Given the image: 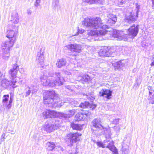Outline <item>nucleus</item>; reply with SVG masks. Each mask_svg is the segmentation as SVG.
I'll list each match as a JSON object with an SVG mask.
<instances>
[{"label":"nucleus","mask_w":154,"mask_h":154,"mask_svg":"<svg viewBox=\"0 0 154 154\" xmlns=\"http://www.w3.org/2000/svg\"><path fill=\"white\" fill-rule=\"evenodd\" d=\"M82 23L86 27L92 29L88 31L85 36V38L90 41L93 40L94 36L104 35L108 31L106 29L108 28V26L103 25L100 18L99 17L92 19L85 18Z\"/></svg>","instance_id":"nucleus-1"},{"label":"nucleus","mask_w":154,"mask_h":154,"mask_svg":"<svg viewBox=\"0 0 154 154\" xmlns=\"http://www.w3.org/2000/svg\"><path fill=\"white\" fill-rule=\"evenodd\" d=\"M48 75V76L45 73L40 78L41 83L43 86L54 87L63 84L64 79L61 77L60 72L50 73Z\"/></svg>","instance_id":"nucleus-2"},{"label":"nucleus","mask_w":154,"mask_h":154,"mask_svg":"<svg viewBox=\"0 0 154 154\" xmlns=\"http://www.w3.org/2000/svg\"><path fill=\"white\" fill-rule=\"evenodd\" d=\"M54 91H45L43 94L44 102L45 104H48L49 107L56 108L60 107L63 104L59 98L56 99L57 97Z\"/></svg>","instance_id":"nucleus-3"},{"label":"nucleus","mask_w":154,"mask_h":154,"mask_svg":"<svg viewBox=\"0 0 154 154\" xmlns=\"http://www.w3.org/2000/svg\"><path fill=\"white\" fill-rule=\"evenodd\" d=\"M128 35H124L122 31L115 30L113 32L112 36L117 38L119 40H127L128 35L130 38H134L137 35L138 32V27L134 25L128 29Z\"/></svg>","instance_id":"nucleus-4"},{"label":"nucleus","mask_w":154,"mask_h":154,"mask_svg":"<svg viewBox=\"0 0 154 154\" xmlns=\"http://www.w3.org/2000/svg\"><path fill=\"white\" fill-rule=\"evenodd\" d=\"M18 26L8 24L7 31L6 37L9 40L15 42L18 32Z\"/></svg>","instance_id":"nucleus-5"},{"label":"nucleus","mask_w":154,"mask_h":154,"mask_svg":"<svg viewBox=\"0 0 154 154\" xmlns=\"http://www.w3.org/2000/svg\"><path fill=\"white\" fill-rule=\"evenodd\" d=\"M81 135V134L78 132L75 133H69L68 134L66 137V140L68 142V144L70 146H73L74 143H75L79 140V137Z\"/></svg>","instance_id":"nucleus-6"},{"label":"nucleus","mask_w":154,"mask_h":154,"mask_svg":"<svg viewBox=\"0 0 154 154\" xmlns=\"http://www.w3.org/2000/svg\"><path fill=\"white\" fill-rule=\"evenodd\" d=\"M20 21V17L18 13L16 11H13L9 18V21L8 24L11 25L17 26V24Z\"/></svg>","instance_id":"nucleus-7"},{"label":"nucleus","mask_w":154,"mask_h":154,"mask_svg":"<svg viewBox=\"0 0 154 154\" xmlns=\"http://www.w3.org/2000/svg\"><path fill=\"white\" fill-rule=\"evenodd\" d=\"M65 49H68L72 51L80 53L82 51L81 46L76 44H70L64 47Z\"/></svg>","instance_id":"nucleus-8"},{"label":"nucleus","mask_w":154,"mask_h":154,"mask_svg":"<svg viewBox=\"0 0 154 154\" xmlns=\"http://www.w3.org/2000/svg\"><path fill=\"white\" fill-rule=\"evenodd\" d=\"M92 126L96 128V130L98 132H99L102 129L103 126L102 125V122L100 119H95L92 122Z\"/></svg>","instance_id":"nucleus-9"},{"label":"nucleus","mask_w":154,"mask_h":154,"mask_svg":"<svg viewBox=\"0 0 154 154\" xmlns=\"http://www.w3.org/2000/svg\"><path fill=\"white\" fill-rule=\"evenodd\" d=\"M9 98V95L8 94L4 95L2 97V102L4 106H6L7 109H9L11 107V103L13 100L11 97H10L8 103V99Z\"/></svg>","instance_id":"nucleus-10"},{"label":"nucleus","mask_w":154,"mask_h":154,"mask_svg":"<svg viewBox=\"0 0 154 154\" xmlns=\"http://www.w3.org/2000/svg\"><path fill=\"white\" fill-rule=\"evenodd\" d=\"M14 42L9 40V41H5L2 43L1 45L2 50L10 51L11 48L14 45Z\"/></svg>","instance_id":"nucleus-11"},{"label":"nucleus","mask_w":154,"mask_h":154,"mask_svg":"<svg viewBox=\"0 0 154 154\" xmlns=\"http://www.w3.org/2000/svg\"><path fill=\"white\" fill-rule=\"evenodd\" d=\"M91 114L90 112L88 111L80 112L77 114L75 116V119L78 121L84 120L86 118L87 116H88Z\"/></svg>","instance_id":"nucleus-12"},{"label":"nucleus","mask_w":154,"mask_h":154,"mask_svg":"<svg viewBox=\"0 0 154 154\" xmlns=\"http://www.w3.org/2000/svg\"><path fill=\"white\" fill-rule=\"evenodd\" d=\"M106 18L107 22L110 25L115 23L117 20V17L116 15H113L112 13H108Z\"/></svg>","instance_id":"nucleus-13"},{"label":"nucleus","mask_w":154,"mask_h":154,"mask_svg":"<svg viewBox=\"0 0 154 154\" xmlns=\"http://www.w3.org/2000/svg\"><path fill=\"white\" fill-rule=\"evenodd\" d=\"M77 109H73L71 110H70L68 114H65L63 113H60L59 115V116L62 119H66L72 116L75 113L77 112Z\"/></svg>","instance_id":"nucleus-14"},{"label":"nucleus","mask_w":154,"mask_h":154,"mask_svg":"<svg viewBox=\"0 0 154 154\" xmlns=\"http://www.w3.org/2000/svg\"><path fill=\"white\" fill-rule=\"evenodd\" d=\"M112 91L110 90L103 89L99 92V96L106 98L108 99H110L112 96Z\"/></svg>","instance_id":"nucleus-15"},{"label":"nucleus","mask_w":154,"mask_h":154,"mask_svg":"<svg viewBox=\"0 0 154 154\" xmlns=\"http://www.w3.org/2000/svg\"><path fill=\"white\" fill-rule=\"evenodd\" d=\"M104 129H102L98 134L99 135L105 134L106 138H109L111 137L112 133L111 132L110 128H106L103 127Z\"/></svg>","instance_id":"nucleus-16"},{"label":"nucleus","mask_w":154,"mask_h":154,"mask_svg":"<svg viewBox=\"0 0 154 154\" xmlns=\"http://www.w3.org/2000/svg\"><path fill=\"white\" fill-rule=\"evenodd\" d=\"M111 50H108V48L105 47L100 50L99 54L100 56L109 57L111 53Z\"/></svg>","instance_id":"nucleus-17"},{"label":"nucleus","mask_w":154,"mask_h":154,"mask_svg":"<svg viewBox=\"0 0 154 154\" xmlns=\"http://www.w3.org/2000/svg\"><path fill=\"white\" fill-rule=\"evenodd\" d=\"M44 56L43 52H38L37 54L36 62L38 65H43L44 61Z\"/></svg>","instance_id":"nucleus-18"},{"label":"nucleus","mask_w":154,"mask_h":154,"mask_svg":"<svg viewBox=\"0 0 154 154\" xmlns=\"http://www.w3.org/2000/svg\"><path fill=\"white\" fill-rule=\"evenodd\" d=\"M43 115L46 118H54L56 116V112L53 111L47 110L43 112Z\"/></svg>","instance_id":"nucleus-19"},{"label":"nucleus","mask_w":154,"mask_h":154,"mask_svg":"<svg viewBox=\"0 0 154 154\" xmlns=\"http://www.w3.org/2000/svg\"><path fill=\"white\" fill-rule=\"evenodd\" d=\"M10 86L14 88L19 86L20 83L19 81L17 80V77L10 78Z\"/></svg>","instance_id":"nucleus-20"},{"label":"nucleus","mask_w":154,"mask_h":154,"mask_svg":"<svg viewBox=\"0 0 154 154\" xmlns=\"http://www.w3.org/2000/svg\"><path fill=\"white\" fill-rule=\"evenodd\" d=\"M43 129L47 132H50L53 131L52 125L51 123L46 122L42 126Z\"/></svg>","instance_id":"nucleus-21"},{"label":"nucleus","mask_w":154,"mask_h":154,"mask_svg":"<svg viewBox=\"0 0 154 154\" xmlns=\"http://www.w3.org/2000/svg\"><path fill=\"white\" fill-rule=\"evenodd\" d=\"M66 63V61L65 59H61L57 60L56 65L57 67L60 68L63 66H65Z\"/></svg>","instance_id":"nucleus-22"},{"label":"nucleus","mask_w":154,"mask_h":154,"mask_svg":"<svg viewBox=\"0 0 154 154\" xmlns=\"http://www.w3.org/2000/svg\"><path fill=\"white\" fill-rule=\"evenodd\" d=\"M87 3L89 4H103L104 0H85Z\"/></svg>","instance_id":"nucleus-23"},{"label":"nucleus","mask_w":154,"mask_h":154,"mask_svg":"<svg viewBox=\"0 0 154 154\" xmlns=\"http://www.w3.org/2000/svg\"><path fill=\"white\" fill-rule=\"evenodd\" d=\"M3 58L5 60H8L10 57V51L2 50Z\"/></svg>","instance_id":"nucleus-24"},{"label":"nucleus","mask_w":154,"mask_h":154,"mask_svg":"<svg viewBox=\"0 0 154 154\" xmlns=\"http://www.w3.org/2000/svg\"><path fill=\"white\" fill-rule=\"evenodd\" d=\"M78 79L84 81L85 82H87L91 80L90 77L88 75H85L82 76L78 77Z\"/></svg>","instance_id":"nucleus-25"},{"label":"nucleus","mask_w":154,"mask_h":154,"mask_svg":"<svg viewBox=\"0 0 154 154\" xmlns=\"http://www.w3.org/2000/svg\"><path fill=\"white\" fill-rule=\"evenodd\" d=\"M10 82L6 79H4L2 80L1 85L4 88H6L9 85L10 86Z\"/></svg>","instance_id":"nucleus-26"},{"label":"nucleus","mask_w":154,"mask_h":154,"mask_svg":"<svg viewBox=\"0 0 154 154\" xmlns=\"http://www.w3.org/2000/svg\"><path fill=\"white\" fill-rule=\"evenodd\" d=\"M138 9L136 13V15L133 14L132 13H131V15L128 18V20L129 21H130L131 22L134 21L136 20V18L138 17Z\"/></svg>","instance_id":"nucleus-27"},{"label":"nucleus","mask_w":154,"mask_h":154,"mask_svg":"<svg viewBox=\"0 0 154 154\" xmlns=\"http://www.w3.org/2000/svg\"><path fill=\"white\" fill-rule=\"evenodd\" d=\"M55 121V123L52 124L53 131L57 129L60 126L61 122H59V120L58 119H56Z\"/></svg>","instance_id":"nucleus-28"},{"label":"nucleus","mask_w":154,"mask_h":154,"mask_svg":"<svg viewBox=\"0 0 154 154\" xmlns=\"http://www.w3.org/2000/svg\"><path fill=\"white\" fill-rule=\"evenodd\" d=\"M46 147L47 149L52 150L55 147V145L53 142H48L46 143Z\"/></svg>","instance_id":"nucleus-29"},{"label":"nucleus","mask_w":154,"mask_h":154,"mask_svg":"<svg viewBox=\"0 0 154 154\" xmlns=\"http://www.w3.org/2000/svg\"><path fill=\"white\" fill-rule=\"evenodd\" d=\"M71 126L73 129L80 130L82 129V126L81 125L72 123Z\"/></svg>","instance_id":"nucleus-30"},{"label":"nucleus","mask_w":154,"mask_h":154,"mask_svg":"<svg viewBox=\"0 0 154 154\" xmlns=\"http://www.w3.org/2000/svg\"><path fill=\"white\" fill-rule=\"evenodd\" d=\"M18 71L10 69L9 71V74L11 75V77L14 78L17 77L16 75H17Z\"/></svg>","instance_id":"nucleus-31"},{"label":"nucleus","mask_w":154,"mask_h":154,"mask_svg":"<svg viewBox=\"0 0 154 154\" xmlns=\"http://www.w3.org/2000/svg\"><path fill=\"white\" fill-rule=\"evenodd\" d=\"M112 65L114 67L118 69L121 66L124 65V63H122L121 61H119L113 63Z\"/></svg>","instance_id":"nucleus-32"},{"label":"nucleus","mask_w":154,"mask_h":154,"mask_svg":"<svg viewBox=\"0 0 154 154\" xmlns=\"http://www.w3.org/2000/svg\"><path fill=\"white\" fill-rule=\"evenodd\" d=\"M32 87H29L28 86L27 88H26V97H27L30 95V93H31L32 90Z\"/></svg>","instance_id":"nucleus-33"},{"label":"nucleus","mask_w":154,"mask_h":154,"mask_svg":"<svg viewBox=\"0 0 154 154\" xmlns=\"http://www.w3.org/2000/svg\"><path fill=\"white\" fill-rule=\"evenodd\" d=\"M149 98L148 100L149 101V103L152 104L154 103V94H149Z\"/></svg>","instance_id":"nucleus-34"},{"label":"nucleus","mask_w":154,"mask_h":154,"mask_svg":"<svg viewBox=\"0 0 154 154\" xmlns=\"http://www.w3.org/2000/svg\"><path fill=\"white\" fill-rule=\"evenodd\" d=\"M107 107L108 109L109 110H112L115 109V105L114 103H109L108 104Z\"/></svg>","instance_id":"nucleus-35"},{"label":"nucleus","mask_w":154,"mask_h":154,"mask_svg":"<svg viewBox=\"0 0 154 154\" xmlns=\"http://www.w3.org/2000/svg\"><path fill=\"white\" fill-rule=\"evenodd\" d=\"M89 103L88 102H85L84 103H81L79 106V107L81 108H88Z\"/></svg>","instance_id":"nucleus-36"},{"label":"nucleus","mask_w":154,"mask_h":154,"mask_svg":"<svg viewBox=\"0 0 154 154\" xmlns=\"http://www.w3.org/2000/svg\"><path fill=\"white\" fill-rule=\"evenodd\" d=\"M93 141L94 143H96L97 145L99 147H101L102 148H104L105 147L104 144L101 142H96L95 141V140H93Z\"/></svg>","instance_id":"nucleus-37"},{"label":"nucleus","mask_w":154,"mask_h":154,"mask_svg":"<svg viewBox=\"0 0 154 154\" xmlns=\"http://www.w3.org/2000/svg\"><path fill=\"white\" fill-rule=\"evenodd\" d=\"M118 5L120 7L126 2V0H118Z\"/></svg>","instance_id":"nucleus-38"},{"label":"nucleus","mask_w":154,"mask_h":154,"mask_svg":"<svg viewBox=\"0 0 154 154\" xmlns=\"http://www.w3.org/2000/svg\"><path fill=\"white\" fill-rule=\"evenodd\" d=\"M114 146V142L112 141L109 142L108 145L106 146V147L110 149Z\"/></svg>","instance_id":"nucleus-39"},{"label":"nucleus","mask_w":154,"mask_h":154,"mask_svg":"<svg viewBox=\"0 0 154 154\" xmlns=\"http://www.w3.org/2000/svg\"><path fill=\"white\" fill-rule=\"evenodd\" d=\"M70 103L71 105L73 106H77L78 105V103L77 101L73 100L72 101H70Z\"/></svg>","instance_id":"nucleus-40"},{"label":"nucleus","mask_w":154,"mask_h":154,"mask_svg":"<svg viewBox=\"0 0 154 154\" xmlns=\"http://www.w3.org/2000/svg\"><path fill=\"white\" fill-rule=\"evenodd\" d=\"M109 149L112 152L113 154H118L117 150L115 146Z\"/></svg>","instance_id":"nucleus-41"},{"label":"nucleus","mask_w":154,"mask_h":154,"mask_svg":"<svg viewBox=\"0 0 154 154\" xmlns=\"http://www.w3.org/2000/svg\"><path fill=\"white\" fill-rule=\"evenodd\" d=\"M148 89L149 90V94H152L154 91L152 88L150 86H149L148 87Z\"/></svg>","instance_id":"nucleus-42"},{"label":"nucleus","mask_w":154,"mask_h":154,"mask_svg":"<svg viewBox=\"0 0 154 154\" xmlns=\"http://www.w3.org/2000/svg\"><path fill=\"white\" fill-rule=\"evenodd\" d=\"M11 69L15 70L17 71L19 70V66L17 64H14L13 67V68Z\"/></svg>","instance_id":"nucleus-43"},{"label":"nucleus","mask_w":154,"mask_h":154,"mask_svg":"<svg viewBox=\"0 0 154 154\" xmlns=\"http://www.w3.org/2000/svg\"><path fill=\"white\" fill-rule=\"evenodd\" d=\"M32 94L36 93L37 92V88H36V87H34H34L32 86Z\"/></svg>","instance_id":"nucleus-44"},{"label":"nucleus","mask_w":154,"mask_h":154,"mask_svg":"<svg viewBox=\"0 0 154 154\" xmlns=\"http://www.w3.org/2000/svg\"><path fill=\"white\" fill-rule=\"evenodd\" d=\"M85 31V30L82 29H79V27H78V29L77 31V33L82 34Z\"/></svg>","instance_id":"nucleus-45"},{"label":"nucleus","mask_w":154,"mask_h":154,"mask_svg":"<svg viewBox=\"0 0 154 154\" xmlns=\"http://www.w3.org/2000/svg\"><path fill=\"white\" fill-rule=\"evenodd\" d=\"M108 48V50H111V53H110V56H112V54L113 53H114L116 51V50L115 49H114L113 48H109V47Z\"/></svg>","instance_id":"nucleus-46"},{"label":"nucleus","mask_w":154,"mask_h":154,"mask_svg":"<svg viewBox=\"0 0 154 154\" xmlns=\"http://www.w3.org/2000/svg\"><path fill=\"white\" fill-rule=\"evenodd\" d=\"M119 119H115L112 121V123L115 125L119 123Z\"/></svg>","instance_id":"nucleus-47"},{"label":"nucleus","mask_w":154,"mask_h":154,"mask_svg":"<svg viewBox=\"0 0 154 154\" xmlns=\"http://www.w3.org/2000/svg\"><path fill=\"white\" fill-rule=\"evenodd\" d=\"M65 87L66 89V91H72V89L71 87L69 85H67L65 86Z\"/></svg>","instance_id":"nucleus-48"},{"label":"nucleus","mask_w":154,"mask_h":154,"mask_svg":"<svg viewBox=\"0 0 154 154\" xmlns=\"http://www.w3.org/2000/svg\"><path fill=\"white\" fill-rule=\"evenodd\" d=\"M41 0H36L35 3V5L37 7L38 6L39 3Z\"/></svg>","instance_id":"nucleus-49"},{"label":"nucleus","mask_w":154,"mask_h":154,"mask_svg":"<svg viewBox=\"0 0 154 154\" xmlns=\"http://www.w3.org/2000/svg\"><path fill=\"white\" fill-rule=\"evenodd\" d=\"M96 107V105L95 104H92L90 107V108L92 110L94 109Z\"/></svg>","instance_id":"nucleus-50"},{"label":"nucleus","mask_w":154,"mask_h":154,"mask_svg":"<svg viewBox=\"0 0 154 154\" xmlns=\"http://www.w3.org/2000/svg\"><path fill=\"white\" fill-rule=\"evenodd\" d=\"M64 73L65 75H71V73L70 72H68L67 71H64Z\"/></svg>","instance_id":"nucleus-51"},{"label":"nucleus","mask_w":154,"mask_h":154,"mask_svg":"<svg viewBox=\"0 0 154 154\" xmlns=\"http://www.w3.org/2000/svg\"><path fill=\"white\" fill-rule=\"evenodd\" d=\"M53 2L55 3V5H57L59 2V0H53Z\"/></svg>","instance_id":"nucleus-52"},{"label":"nucleus","mask_w":154,"mask_h":154,"mask_svg":"<svg viewBox=\"0 0 154 154\" xmlns=\"http://www.w3.org/2000/svg\"><path fill=\"white\" fill-rule=\"evenodd\" d=\"M9 133H11V134H14V131L13 130H9Z\"/></svg>","instance_id":"nucleus-53"},{"label":"nucleus","mask_w":154,"mask_h":154,"mask_svg":"<svg viewBox=\"0 0 154 154\" xmlns=\"http://www.w3.org/2000/svg\"><path fill=\"white\" fill-rule=\"evenodd\" d=\"M3 76V74L0 72V79H2V77Z\"/></svg>","instance_id":"nucleus-54"},{"label":"nucleus","mask_w":154,"mask_h":154,"mask_svg":"<svg viewBox=\"0 0 154 154\" xmlns=\"http://www.w3.org/2000/svg\"><path fill=\"white\" fill-rule=\"evenodd\" d=\"M152 2V7L153 8V9H154V0H151Z\"/></svg>","instance_id":"nucleus-55"},{"label":"nucleus","mask_w":154,"mask_h":154,"mask_svg":"<svg viewBox=\"0 0 154 154\" xmlns=\"http://www.w3.org/2000/svg\"><path fill=\"white\" fill-rule=\"evenodd\" d=\"M31 11H30V10H28L27 11V13L28 14H31Z\"/></svg>","instance_id":"nucleus-56"},{"label":"nucleus","mask_w":154,"mask_h":154,"mask_svg":"<svg viewBox=\"0 0 154 154\" xmlns=\"http://www.w3.org/2000/svg\"><path fill=\"white\" fill-rule=\"evenodd\" d=\"M106 142H108V141L107 140V141H104V143H106Z\"/></svg>","instance_id":"nucleus-57"},{"label":"nucleus","mask_w":154,"mask_h":154,"mask_svg":"<svg viewBox=\"0 0 154 154\" xmlns=\"http://www.w3.org/2000/svg\"><path fill=\"white\" fill-rule=\"evenodd\" d=\"M69 154H73L72 153H70Z\"/></svg>","instance_id":"nucleus-58"},{"label":"nucleus","mask_w":154,"mask_h":154,"mask_svg":"<svg viewBox=\"0 0 154 154\" xmlns=\"http://www.w3.org/2000/svg\"><path fill=\"white\" fill-rule=\"evenodd\" d=\"M86 95V96H88V95Z\"/></svg>","instance_id":"nucleus-59"}]
</instances>
